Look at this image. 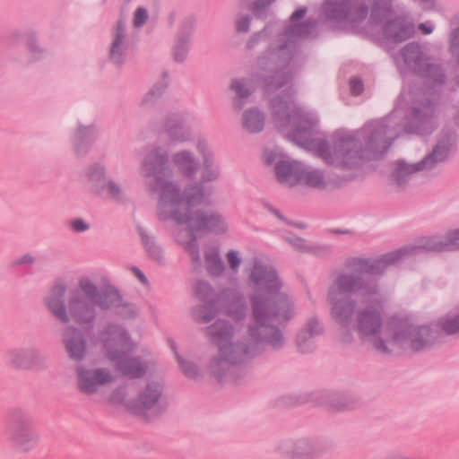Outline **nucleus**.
Returning <instances> with one entry per match:
<instances>
[{"label": "nucleus", "mask_w": 459, "mask_h": 459, "mask_svg": "<svg viewBox=\"0 0 459 459\" xmlns=\"http://www.w3.org/2000/svg\"><path fill=\"white\" fill-rule=\"evenodd\" d=\"M161 195L160 200V214L169 213L178 223L186 224V228L178 235V241L189 252L194 261H198L195 255V247L194 240L187 238L202 236L207 232H221L225 230L223 220L216 214H200L195 212L190 217L186 213L190 212L195 205L202 200V195L199 190H195L194 195L181 198L176 188L169 184L158 183Z\"/></svg>", "instance_id": "1"}, {"label": "nucleus", "mask_w": 459, "mask_h": 459, "mask_svg": "<svg viewBox=\"0 0 459 459\" xmlns=\"http://www.w3.org/2000/svg\"><path fill=\"white\" fill-rule=\"evenodd\" d=\"M361 338H367L373 346L381 352H392L398 349H404L407 344L414 351L424 347L425 342L416 333L407 332L401 326H380L379 315L375 311L359 313L355 324Z\"/></svg>", "instance_id": "2"}, {"label": "nucleus", "mask_w": 459, "mask_h": 459, "mask_svg": "<svg viewBox=\"0 0 459 459\" xmlns=\"http://www.w3.org/2000/svg\"><path fill=\"white\" fill-rule=\"evenodd\" d=\"M81 293H74L69 301L70 316L79 325L90 323L94 318L93 306L107 308L115 293H99L92 282L86 278L79 281Z\"/></svg>", "instance_id": "3"}, {"label": "nucleus", "mask_w": 459, "mask_h": 459, "mask_svg": "<svg viewBox=\"0 0 459 459\" xmlns=\"http://www.w3.org/2000/svg\"><path fill=\"white\" fill-rule=\"evenodd\" d=\"M108 350V358L122 374L129 377H140L146 367L137 359L128 357L129 350L126 333L117 326L110 327L103 336Z\"/></svg>", "instance_id": "4"}, {"label": "nucleus", "mask_w": 459, "mask_h": 459, "mask_svg": "<svg viewBox=\"0 0 459 459\" xmlns=\"http://www.w3.org/2000/svg\"><path fill=\"white\" fill-rule=\"evenodd\" d=\"M272 310L268 304L258 299L254 300V318L255 325L249 329V342L255 343L261 337L272 344L273 347H279L282 342L281 334L274 328L273 325H267V322H281L288 319L289 305L286 301H281L277 305V311L273 316H265V311Z\"/></svg>", "instance_id": "5"}, {"label": "nucleus", "mask_w": 459, "mask_h": 459, "mask_svg": "<svg viewBox=\"0 0 459 459\" xmlns=\"http://www.w3.org/2000/svg\"><path fill=\"white\" fill-rule=\"evenodd\" d=\"M360 283L351 276H342L330 290V300L333 303L332 313L340 324H345L353 312L350 302V294L360 289Z\"/></svg>", "instance_id": "6"}, {"label": "nucleus", "mask_w": 459, "mask_h": 459, "mask_svg": "<svg viewBox=\"0 0 459 459\" xmlns=\"http://www.w3.org/2000/svg\"><path fill=\"white\" fill-rule=\"evenodd\" d=\"M210 333L213 342L219 349V359L214 361L216 367L235 363L243 354L247 353V349L240 345H233V334L230 332L228 324L218 321L210 327Z\"/></svg>", "instance_id": "7"}, {"label": "nucleus", "mask_w": 459, "mask_h": 459, "mask_svg": "<svg viewBox=\"0 0 459 459\" xmlns=\"http://www.w3.org/2000/svg\"><path fill=\"white\" fill-rule=\"evenodd\" d=\"M113 380V375L102 368H79L77 369L78 388L85 394L96 393L100 387L109 385Z\"/></svg>", "instance_id": "8"}, {"label": "nucleus", "mask_w": 459, "mask_h": 459, "mask_svg": "<svg viewBox=\"0 0 459 459\" xmlns=\"http://www.w3.org/2000/svg\"><path fill=\"white\" fill-rule=\"evenodd\" d=\"M13 446L21 452H29L37 447L39 435L31 422L26 419L16 421L9 432Z\"/></svg>", "instance_id": "9"}, {"label": "nucleus", "mask_w": 459, "mask_h": 459, "mask_svg": "<svg viewBox=\"0 0 459 459\" xmlns=\"http://www.w3.org/2000/svg\"><path fill=\"white\" fill-rule=\"evenodd\" d=\"M451 145L452 144L450 143H439L430 156L427 157L421 163L416 165H406L403 162H398L397 168L395 169V177L397 180H401L403 175H408L418 170L429 169L434 162L445 160Z\"/></svg>", "instance_id": "10"}, {"label": "nucleus", "mask_w": 459, "mask_h": 459, "mask_svg": "<svg viewBox=\"0 0 459 459\" xmlns=\"http://www.w3.org/2000/svg\"><path fill=\"white\" fill-rule=\"evenodd\" d=\"M319 155L327 163L347 167L355 164L358 159L357 152L348 150V143H342L333 151L319 143Z\"/></svg>", "instance_id": "11"}, {"label": "nucleus", "mask_w": 459, "mask_h": 459, "mask_svg": "<svg viewBox=\"0 0 459 459\" xmlns=\"http://www.w3.org/2000/svg\"><path fill=\"white\" fill-rule=\"evenodd\" d=\"M5 360L16 368H33L41 362V357L34 350L15 348L6 353Z\"/></svg>", "instance_id": "12"}, {"label": "nucleus", "mask_w": 459, "mask_h": 459, "mask_svg": "<svg viewBox=\"0 0 459 459\" xmlns=\"http://www.w3.org/2000/svg\"><path fill=\"white\" fill-rule=\"evenodd\" d=\"M304 168L297 161H278L275 167L278 180L288 186H295L302 182Z\"/></svg>", "instance_id": "13"}, {"label": "nucleus", "mask_w": 459, "mask_h": 459, "mask_svg": "<svg viewBox=\"0 0 459 459\" xmlns=\"http://www.w3.org/2000/svg\"><path fill=\"white\" fill-rule=\"evenodd\" d=\"M65 293V286L63 283L56 284L46 299V305L55 317L65 323L68 322V315L63 300Z\"/></svg>", "instance_id": "14"}, {"label": "nucleus", "mask_w": 459, "mask_h": 459, "mask_svg": "<svg viewBox=\"0 0 459 459\" xmlns=\"http://www.w3.org/2000/svg\"><path fill=\"white\" fill-rule=\"evenodd\" d=\"M64 343L69 356L76 360L85 354V342L82 335L73 328H67L64 333Z\"/></svg>", "instance_id": "15"}, {"label": "nucleus", "mask_w": 459, "mask_h": 459, "mask_svg": "<svg viewBox=\"0 0 459 459\" xmlns=\"http://www.w3.org/2000/svg\"><path fill=\"white\" fill-rule=\"evenodd\" d=\"M252 278L255 284L259 289L267 290H276L279 287L276 273L272 269H267L262 265H256L252 273Z\"/></svg>", "instance_id": "16"}, {"label": "nucleus", "mask_w": 459, "mask_h": 459, "mask_svg": "<svg viewBox=\"0 0 459 459\" xmlns=\"http://www.w3.org/2000/svg\"><path fill=\"white\" fill-rule=\"evenodd\" d=\"M160 397V386L157 383H152L140 394L138 404L135 408L137 413H144L153 408Z\"/></svg>", "instance_id": "17"}, {"label": "nucleus", "mask_w": 459, "mask_h": 459, "mask_svg": "<svg viewBox=\"0 0 459 459\" xmlns=\"http://www.w3.org/2000/svg\"><path fill=\"white\" fill-rule=\"evenodd\" d=\"M90 180L96 187V190L100 192L107 190V194L111 196H117L119 194V188L114 183L107 181L101 168L93 169L89 174Z\"/></svg>", "instance_id": "18"}, {"label": "nucleus", "mask_w": 459, "mask_h": 459, "mask_svg": "<svg viewBox=\"0 0 459 459\" xmlns=\"http://www.w3.org/2000/svg\"><path fill=\"white\" fill-rule=\"evenodd\" d=\"M413 27L411 25L401 27L400 22H394L387 26V34L394 39V41H402L409 39L413 34Z\"/></svg>", "instance_id": "19"}, {"label": "nucleus", "mask_w": 459, "mask_h": 459, "mask_svg": "<svg viewBox=\"0 0 459 459\" xmlns=\"http://www.w3.org/2000/svg\"><path fill=\"white\" fill-rule=\"evenodd\" d=\"M125 38V27L119 22L116 28L115 39L110 51L111 58L118 63L123 50V39Z\"/></svg>", "instance_id": "20"}, {"label": "nucleus", "mask_w": 459, "mask_h": 459, "mask_svg": "<svg viewBox=\"0 0 459 459\" xmlns=\"http://www.w3.org/2000/svg\"><path fill=\"white\" fill-rule=\"evenodd\" d=\"M243 125L249 132H257L263 128L264 118L257 110H249L244 115Z\"/></svg>", "instance_id": "21"}, {"label": "nucleus", "mask_w": 459, "mask_h": 459, "mask_svg": "<svg viewBox=\"0 0 459 459\" xmlns=\"http://www.w3.org/2000/svg\"><path fill=\"white\" fill-rule=\"evenodd\" d=\"M164 161L165 159L162 155L158 152L151 153L144 163V169L148 172V176L160 173L162 170Z\"/></svg>", "instance_id": "22"}, {"label": "nucleus", "mask_w": 459, "mask_h": 459, "mask_svg": "<svg viewBox=\"0 0 459 459\" xmlns=\"http://www.w3.org/2000/svg\"><path fill=\"white\" fill-rule=\"evenodd\" d=\"M324 178L316 170H307L304 169L302 175V182L300 184L312 187H321L324 186Z\"/></svg>", "instance_id": "23"}, {"label": "nucleus", "mask_w": 459, "mask_h": 459, "mask_svg": "<svg viewBox=\"0 0 459 459\" xmlns=\"http://www.w3.org/2000/svg\"><path fill=\"white\" fill-rule=\"evenodd\" d=\"M206 266L212 274H219L222 271V263L215 249L211 250L205 255Z\"/></svg>", "instance_id": "24"}, {"label": "nucleus", "mask_w": 459, "mask_h": 459, "mask_svg": "<svg viewBox=\"0 0 459 459\" xmlns=\"http://www.w3.org/2000/svg\"><path fill=\"white\" fill-rule=\"evenodd\" d=\"M290 137L298 144H300L305 148L310 149L314 145L312 142H308V140L311 137L310 128L304 127L303 129H297L295 132L292 133Z\"/></svg>", "instance_id": "25"}, {"label": "nucleus", "mask_w": 459, "mask_h": 459, "mask_svg": "<svg viewBox=\"0 0 459 459\" xmlns=\"http://www.w3.org/2000/svg\"><path fill=\"white\" fill-rule=\"evenodd\" d=\"M318 452L316 446L310 441H299L297 444V454L301 456H313Z\"/></svg>", "instance_id": "26"}, {"label": "nucleus", "mask_w": 459, "mask_h": 459, "mask_svg": "<svg viewBox=\"0 0 459 459\" xmlns=\"http://www.w3.org/2000/svg\"><path fill=\"white\" fill-rule=\"evenodd\" d=\"M174 161L178 169H181L184 173H188L191 171L193 161L187 153H178L174 157Z\"/></svg>", "instance_id": "27"}, {"label": "nucleus", "mask_w": 459, "mask_h": 459, "mask_svg": "<svg viewBox=\"0 0 459 459\" xmlns=\"http://www.w3.org/2000/svg\"><path fill=\"white\" fill-rule=\"evenodd\" d=\"M401 251H397L395 253L386 255L382 260L378 261L376 265L370 266V268H368L367 272L373 273L375 267L378 269L382 264L394 263L401 257Z\"/></svg>", "instance_id": "28"}, {"label": "nucleus", "mask_w": 459, "mask_h": 459, "mask_svg": "<svg viewBox=\"0 0 459 459\" xmlns=\"http://www.w3.org/2000/svg\"><path fill=\"white\" fill-rule=\"evenodd\" d=\"M231 88L235 91L238 100L247 98L250 91L246 85L240 81H234L231 84Z\"/></svg>", "instance_id": "29"}, {"label": "nucleus", "mask_w": 459, "mask_h": 459, "mask_svg": "<svg viewBox=\"0 0 459 459\" xmlns=\"http://www.w3.org/2000/svg\"><path fill=\"white\" fill-rule=\"evenodd\" d=\"M236 29L238 32H247L249 28L250 19L247 15L239 14L236 19Z\"/></svg>", "instance_id": "30"}, {"label": "nucleus", "mask_w": 459, "mask_h": 459, "mask_svg": "<svg viewBox=\"0 0 459 459\" xmlns=\"http://www.w3.org/2000/svg\"><path fill=\"white\" fill-rule=\"evenodd\" d=\"M148 19V13L144 8L139 7L134 13V26H142Z\"/></svg>", "instance_id": "31"}, {"label": "nucleus", "mask_w": 459, "mask_h": 459, "mask_svg": "<svg viewBox=\"0 0 459 459\" xmlns=\"http://www.w3.org/2000/svg\"><path fill=\"white\" fill-rule=\"evenodd\" d=\"M444 330L448 333H455L459 332V316L447 320L444 324Z\"/></svg>", "instance_id": "32"}, {"label": "nucleus", "mask_w": 459, "mask_h": 459, "mask_svg": "<svg viewBox=\"0 0 459 459\" xmlns=\"http://www.w3.org/2000/svg\"><path fill=\"white\" fill-rule=\"evenodd\" d=\"M187 52V48L186 43H179L176 46L174 51V56L177 61H182L185 59Z\"/></svg>", "instance_id": "33"}, {"label": "nucleus", "mask_w": 459, "mask_h": 459, "mask_svg": "<svg viewBox=\"0 0 459 459\" xmlns=\"http://www.w3.org/2000/svg\"><path fill=\"white\" fill-rule=\"evenodd\" d=\"M230 313L235 320H238L243 316V307L239 302L232 304Z\"/></svg>", "instance_id": "34"}, {"label": "nucleus", "mask_w": 459, "mask_h": 459, "mask_svg": "<svg viewBox=\"0 0 459 459\" xmlns=\"http://www.w3.org/2000/svg\"><path fill=\"white\" fill-rule=\"evenodd\" d=\"M228 262L232 269H236L239 264L240 260L238 258V253L234 251H230L227 255Z\"/></svg>", "instance_id": "35"}, {"label": "nucleus", "mask_w": 459, "mask_h": 459, "mask_svg": "<svg viewBox=\"0 0 459 459\" xmlns=\"http://www.w3.org/2000/svg\"><path fill=\"white\" fill-rule=\"evenodd\" d=\"M418 55L419 48L418 47L415 46H411L409 48L405 49V52L403 54L406 62H410L412 58L418 56Z\"/></svg>", "instance_id": "36"}, {"label": "nucleus", "mask_w": 459, "mask_h": 459, "mask_svg": "<svg viewBox=\"0 0 459 459\" xmlns=\"http://www.w3.org/2000/svg\"><path fill=\"white\" fill-rule=\"evenodd\" d=\"M351 89L354 95L360 94L363 90L362 82L358 79H352L351 81Z\"/></svg>", "instance_id": "37"}, {"label": "nucleus", "mask_w": 459, "mask_h": 459, "mask_svg": "<svg viewBox=\"0 0 459 459\" xmlns=\"http://www.w3.org/2000/svg\"><path fill=\"white\" fill-rule=\"evenodd\" d=\"M72 228L76 232L88 230V225L82 220H75L72 222Z\"/></svg>", "instance_id": "38"}, {"label": "nucleus", "mask_w": 459, "mask_h": 459, "mask_svg": "<svg viewBox=\"0 0 459 459\" xmlns=\"http://www.w3.org/2000/svg\"><path fill=\"white\" fill-rule=\"evenodd\" d=\"M280 157V154L275 152L274 151H266L264 153V160L267 164H272L275 162Z\"/></svg>", "instance_id": "39"}, {"label": "nucleus", "mask_w": 459, "mask_h": 459, "mask_svg": "<svg viewBox=\"0 0 459 459\" xmlns=\"http://www.w3.org/2000/svg\"><path fill=\"white\" fill-rule=\"evenodd\" d=\"M273 111L275 112V114L277 115H281V116H284L286 114V110L288 109V107L286 104H280L279 107H276L275 104H273Z\"/></svg>", "instance_id": "40"}, {"label": "nucleus", "mask_w": 459, "mask_h": 459, "mask_svg": "<svg viewBox=\"0 0 459 459\" xmlns=\"http://www.w3.org/2000/svg\"><path fill=\"white\" fill-rule=\"evenodd\" d=\"M306 13V9H299L291 15V22L294 23L297 20L302 18Z\"/></svg>", "instance_id": "41"}, {"label": "nucleus", "mask_w": 459, "mask_h": 459, "mask_svg": "<svg viewBox=\"0 0 459 459\" xmlns=\"http://www.w3.org/2000/svg\"><path fill=\"white\" fill-rule=\"evenodd\" d=\"M419 29H420V31H421L423 34H425V35H427V34H430V33L433 31V28H432V26L428 25V24H426V23H421V24H420Z\"/></svg>", "instance_id": "42"}, {"label": "nucleus", "mask_w": 459, "mask_h": 459, "mask_svg": "<svg viewBox=\"0 0 459 459\" xmlns=\"http://www.w3.org/2000/svg\"><path fill=\"white\" fill-rule=\"evenodd\" d=\"M375 1H376V5L378 8H383L385 10H386L391 4V0H375Z\"/></svg>", "instance_id": "43"}, {"label": "nucleus", "mask_w": 459, "mask_h": 459, "mask_svg": "<svg viewBox=\"0 0 459 459\" xmlns=\"http://www.w3.org/2000/svg\"><path fill=\"white\" fill-rule=\"evenodd\" d=\"M450 245H459V230H456L451 234Z\"/></svg>", "instance_id": "44"}, {"label": "nucleus", "mask_w": 459, "mask_h": 459, "mask_svg": "<svg viewBox=\"0 0 459 459\" xmlns=\"http://www.w3.org/2000/svg\"><path fill=\"white\" fill-rule=\"evenodd\" d=\"M459 33V31H458ZM452 46L454 48V51H455V48L459 47V35H457V32H455L452 39Z\"/></svg>", "instance_id": "45"}, {"label": "nucleus", "mask_w": 459, "mask_h": 459, "mask_svg": "<svg viewBox=\"0 0 459 459\" xmlns=\"http://www.w3.org/2000/svg\"><path fill=\"white\" fill-rule=\"evenodd\" d=\"M377 141L381 142V146L385 149L387 147V145L389 144V143H387L386 139L385 136H382L380 134H377V135L376 136Z\"/></svg>", "instance_id": "46"}, {"label": "nucleus", "mask_w": 459, "mask_h": 459, "mask_svg": "<svg viewBox=\"0 0 459 459\" xmlns=\"http://www.w3.org/2000/svg\"><path fill=\"white\" fill-rule=\"evenodd\" d=\"M291 34H295V35H302L305 33V31L302 30V28L300 26H298L295 28H293V30H291L290 32Z\"/></svg>", "instance_id": "47"}, {"label": "nucleus", "mask_w": 459, "mask_h": 459, "mask_svg": "<svg viewBox=\"0 0 459 459\" xmlns=\"http://www.w3.org/2000/svg\"><path fill=\"white\" fill-rule=\"evenodd\" d=\"M385 459H410V458L403 456V455H394L387 456Z\"/></svg>", "instance_id": "48"}, {"label": "nucleus", "mask_w": 459, "mask_h": 459, "mask_svg": "<svg viewBox=\"0 0 459 459\" xmlns=\"http://www.w3.org/2000/svg\"><path fill=\"white\" fill-rule=\"evenodd\" d=\"M135 273L142 282H145V277L139 270H135Z\"/></svg>", "instance_id": "49"}, {"label": "nucleus", "mask_w": 459, "mask_h": 459, "mask_svg": "<svg viewBox=\"0 0 459 459\" xmlns=\"http://www.w3.org/2000/svg\"><path fill=\"white\" fill-rule=\"evenodd\" d=\"M179 363H180V365H181V367H182L183 370L185 371V373H186L187 376L192 377V376H193V374H192L190 371H188V370H187V368H186L184 367V364H183L180 360H179Z\"/></svg>", "instance_id": "50"}, {"label": "nucleus", "mask_w": 459, "mask_h": 459, "mask_svg": "<svg viewBox=\"0 0 459 459\" xmlns=\"http://www.w3.org/2000/svg\"><path fill=\"white\" fill-rule=\"evenodd\" d=\"M32 261V258L30 256H24L22 259L23 263H30Z\"/></svg>", "instance_id": "51"}, {"label": "nucleus", "mask_w": 459, "mask_h": 459, "mask_svg": "<svg viewBox=\"0 0 459 459\" xmlns=\"http://www.w3.org/2000/svg\"><path fill=\"white\" fill-rule=\"evenodd\" d=\"M235 105H236L238 108H240V106H241V105H240V103L238 102V100H236Z\"/></svg>", "instance_id": "52"}, {"label": "nucleus", "mask_w": 459, "mask_h": 459, "mask_svg": "<svg viewBox=\"0 0 459 459\" xmlns=\"http://www.w3.org/2000/svg\"><path fill=\"white\" fill-rule=\"evenodd\" d=\"M393 138V134H389L388 136L386 137V139H392Z\"/></svg>", "instance_id": "53"}]
</instances>
